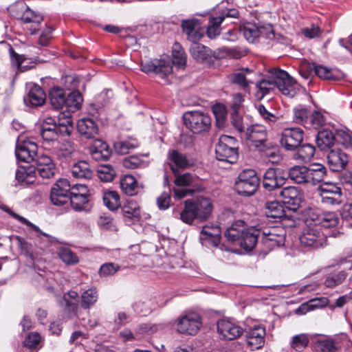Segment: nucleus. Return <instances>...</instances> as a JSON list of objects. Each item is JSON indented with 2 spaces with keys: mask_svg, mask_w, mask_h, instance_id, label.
I'll return each instance as SVG.
<instances>
[{
  "mask_svg": "<svg viewBox=\"0 0 352 352\" xmlns=\"http://www.w3.org/2000/svg\"><path fill=\"white\" fill-rule=\"evenodd\" d=\"M308 69L310 72H314L316 76L321 79L334 80L337 78L333 71L327 67L315 63H309Z\"/></svg>",
  "mask_w": 352,
  "mask_h": 352,
  "instance_id": "nucleus-44",
  "label": "nucleus"
},
{
  "mask_svg": "<svg viewBox=\"0 0 352 352\" xmlns=\"http://www.w3.org/2000/svg\"><path fill=\"white\" fill-rule=\"evenodd\" d=\"M346 276L347 274L345 272L341 271L335 275L327 276L324 284L327 287H336L342 283Z\"/></svg>",
  "mask_w": 352,
  "mask_h": 352,
  "instance_id": "nucleus-61",
  "label": "nucleus"
},
{
  "mask_svg": "<svg viewBox=\"0 0 352 352\" xmlns=\"http://www.w3.org/2000/svg\"><path fill=\"white\" fill-rule=\"evenodd\" d=\"M321 202L328 206H338L343 202L342 189L337 184L324 182L318 188Z\"/></svg>",
  "mask_w": 352,
  "mask_h": 352,
  "instance_id": "nucleus-11",
  "label": "nucleus"
},
{
  "mask_svg": "<svg viewBox=\"0 0 352 352\" xmlns=\"http://www.w3.org/2000/svg\"><path fill=\"white\" fill-rule=\"evenodd\" d=\"M265 214L274 221H281L289 218L286 214L283 206L277 201H267L265 204Z\"/></svg>",
  "mask_w": 352,
  "mask_h": 352,
  "instance_id": "nucleus-27",
  "label": "nucleus"
},
{
  "mask_svg": "<svg viewBox=\"0 0 352 352\" xmlns=\"http://www.w3.org/2000/svg\"><path fill=\"white\" fill-rule=\"evenodd\" d=\"M71 172L72 175L78 179H91L93 175L90 165L85 161H79L74 164Z\"/></svg>",
  "mask_w": 352,
  "mask_h": 352,
  "instance_id": "nucleus-39",
  "label": "nucleus"
},
{
  "mask_svg": "<svg viewBox=\"0 0 352 352\" xmlns=\"http://www.w3.org/2000/svg\"><path fill=\"white\" fill-rule=\"evenodd\" d=\"M191 56L197 62H203L210 56V50L205 45L192 41L189 49Z\"/></svg>",
  "mask_w": 352,
  "mask_h": 352,
  "instance_id": "nucleus-40",
  "label": "nucleus"
},
{
  "mask_svg": "<svg viewBox=\"0 0 352 352\" xmlns=\"http://www.w3.org/2000/svg\"><path fill=\"white\" fill-rule=\"evenodd\" d=\"M318 347L321 352H336L338 347L332 339H322L318 342Z\"/></svg>",
  "mask_w": 352,
  "mask_h": 352,
  "instance_id": "nucleus-62",
  "label": "nucleus"
},
{
  "mask_svg": "<svg viewBox=\"0 0 352 352\" xmlns=\"http://www.w3.org/2000/svg\"><path fill=\"white\" fill-rule=\"evenodd\" d=\"M230 122L232 126L240 133L241 138H242L245 132V124L239 112H230Z\"/></svg>",
  "mask_w": 352,
  "mask_h": 352,
  "instance_id": "nucleus-57",
  "label": "nucleus"
},
{
  "mask_svg": "<svg viewBox=\"0 0 352 352\" xmlns=\"http://www.w3.org/2000/svg\"><path fill=\"white\" fill-rule=\"evenodd\" d=\"M141 70L147 74L153 72L164 78L172 73L173 67L169 60L153 59L149 61L142 62Z\"/></svg>",
  "mask_w": 352,
  "mask_h": 352,
  "instance_id": "nucleus-17",
  "label": "nucleus"
},
{
  "mask_svg": "<svg viewBox=\"0 0 352 352\" xmlns=\"http://www.w3.org/2000/svg\"><path fill=\"white\" fill-rule=\"evenodd\" d=\"M122 192L128 196H134L141 190L136 179L131 175L123 176L120 181Z\"/></svg>",
  "mask_w": 352,
  "mask_h": 352,
  "instance_id": "nucleus-33",
  "label": "nucleus"
},
{
  "mask_svg": "<svg viewBox=\"0 0 352 352\" xmlns=\"http://www.w3.org/2000/svg\"><path fill=\"white\" fill-rule=\"evenodd\" d=\"M184 208L182 210H173V215L175 218L180 219L183 223L192 225L194 220L197 219V215L195 212V208L192 204V200L186 199L184 201Z\"/></svg>",
  "mask_w": 352,
  "mask_h": 352,
  "instance_id": "nucleus-30",
  "label": "nucleus"
},
{
  "mask_svg": "<svg viewBox=\"0 0 352 352\" xmlns=\"http://www.w3.org/2000/svg\"><path fill=\"white\" fill-rule=\"evenodd\" d=\"M37 145L30 141L25 140L21 144H17L16 146L15 155L18 160L30 163L35 162L39 155H38Z\"/></svg>",
  "mask_w": 352,
  "mask_h": 352,
  "instance_id": "nucleus-20",
  "label": "nucleus"
},
{
  "mask_svg": "<svg viewBox=\"0 0 352 352\" xmlns=\"http://www.w3.org/2000/svg\"><path fill=\"white\" fill-rule=\"evenodd\" d=\"M15 179L18 184L28 185L33 184L35 174L32 167H20L16 171Z\"/></svg>",
  "mask_w": 352,
  "mask_h": 352,
  "instance_id": "nucleus-41",
  "label": "nucleus"
},
{
  "mask_svg": "<svg viewBox=\"0 0 352 352\" xmlns=\"http://www.w3.org/2000/svg\"><path fill=\"white\" fill-rule=\"evenodd\" d=\"M56 155L58 157H67L72 155L75 151L73 144L69 141L64 140L61 142H56Z\"/></svg>",
  "mask_w": 352,
  "mask_h": 352,
  "instance_id": "nucleus-54",
  "label": "nucleus"
},
{
  "mask_svg": "<svg viewBox=\"0 0 352 352\" xmlns=\"http://www.w3.org/2000/svg\"><path fill=\"white\" fill-rule=\"evenodd\" d=\"M98 299V292L96 288L91 287L84 291L80 295V307L89 309Z\"/></svg>",
  "mask_w": 352,
  "mask_h": 352,
  "instance_id": "nucleus-43",
  "label": "nucleus"
},
{
  "mask_svg": "<svg viewBox=\"0 0 352 352\" xmlns=\"http://www.w3.org/2000/svg\"><path fill=\"white\" fill-rule=\"evenodd\" d=\"M256 87L264 94L269 92L274 86L284 95L293 98L297 93L298 85L287 72L274 68L270 71V80H262L256 83Z\"/></svg>",
  "mask_w": 352,
  "mask_h": 352,
  "instance_id": "nucleus-2",
  "label": "nucleus"
},
{
  "mask_svg": "<svg viewBox=\"0 0 352 352\" xmlns=\"http://www.w3.org/2000/svg\"><path fill=\"white\" fill-rule=\"evenodd\" d=\"M122 164L124 167L130 169L146 167L147 164L140 156L131 155L123 159Z\"/></svg>",
  "mask_w": 352,
  "mask_h": 352,
  "instance_id": "nucleus-56",
  "label": "nucleus"
},
{
  "mask_svg": "<svg viewBox=\"0 0 352 352\" xmlns=\"http://www.w3.org/2000/svg\"><path fill=\"white\" fill-rule=\"evenodd\" d=\"M221 23V18H218L217 16H212L210 18L208 28L206 30L207 36L210 38H214L220 34V25Z\"/></svg>",
  "mask_w": 352,
  "mask_h": 352,
  "instance_id": "nucleus-49",
  "label": "nucleus"
},
{
  "mask_svg": "<svg viewBox=\"0 0 352 352\" xmlns=\"http://www.w3.org/2000/svg\"><path fill=\"white\" fill-rule=\"evenodd\" d=\"M8 9L14 17L21 19L24 12L28 9V6L24 1H20L10 6Z\"/></svg>",
  "mask_w": 352,
  "mask_h": 352,
  "instance_id": "nucleus-64",
  "label": "nucleus"
},
{
  "mask_svg": "<svg viewBox=\"0 0 352 352\" xmlns=\"http://www.w3.org/2000/svg\"><path fill=\"white\" fill-rule=\"evenodd\" d=\"M339 222L337 214L333 212H325L318 215L316 220V225L322 228H328L336 227Z\"/></svg>",
  "mask_w": 352,
  "mask_h": 352,
  "instance_id": "nucleus-45",
  "label": "nucleus"
},
{
  "mask_svg": "<svg viewBox=\"0 0 352 352\" xmlns=\"http://www.w3.org/2000/svg\"><path fill=\"white\" fill-rule=\"evenodd\" d=\"M327 234L324 233L319 226L307 227L299 236L302 246L317 249L327 245Z\"/></svg>",
  "mask_w": 352,
  "mask_h": 352,
  "instance_id": "nucleus-9",
  "label": "nucleus"
},
{
  "mask_svg": "<svg viewBox=\"0 0 352 352\" xmlns=\"http://www.w3.org/2000/svg\"><path fill=\"white\" fill-rule=\"evenodd\" d=\"M201 326V317L196 312L185 313L176 320L177 331L182 334L195 336Z\"/></svg>",
  "mask_w": 352,
  "mask_h": 352,
  "instance_id": "nucleus-10",
  "label": "nucleus"
},
{
  "mask_svg": "<svg viewBox=\"0 0 352 352\" xmlns=\"http://www.w3.org/2000/svg\"><path fill=\"white\" fill-rule=\"evenodd\" d=\"M186 126L193 133L208 131L211 126V118L208 113L200 111L186 112L183 116Z\"/></svg>",
  "mask_w": 352,
  "mask_h": 352,
  "instance_id": "nucleus-7",
  "label": "nucleus"
},
{
  "mask_svg": "<svg viewBox=\"0 0 352 352\" xmlns=\"http://www.w3.org/2000/svg\"><path fill=\"white\" fill-rule=\"evenodd\" d=\"M132 307L135 312L144 316L149 314L153 309V303L150 300H138L132 305Z\"/></svg>",
  "mask_w": 352,
  "mask_h": 352,
  "instance_id": "nucleus-51",
  "label": "nucleus"
},
{
  "mask_svg": "<svg viewBox=\"0 0 352 352\" xmlns=\"http://www.w3.org/2000/svg\"><path fill=\"white\" fill-rule=\"evenodd\" d=\"M66 107L78 109L82 101V98L78 91H74L66 94Z\"/></svg>",
  "mask_w": 352,
  "mask_h": 352,
  "instance_id": "nucleus-58",
  "label": "nucleus"
},
{
  "mask_svg": "<svg viewBox=\"0 0 352 352\" xmlns=\"http://www.w3.org/2000/svg\"><path fill=\"white\" fill-rule=\"evenodd\" d=\"M293 113L294 122L309 129L318 130L326 122V118L321 112L312 111L310 108L303 104H298L294 107Z\"/></svg>",
  "mask_w": 352,
  "mask_h": 352,
  "instance_id": "nucleus-4",
  "label": "nucleus"
},
{
  "mask_svg": "<svg viewBox=\"0 0 352 352\" xmlns=\"http://www.w3.org/2000/svg\"><path fill=\"white\" fill-rule=\"evenodd\" d=\"M10 56L12 65L20 72H24L34 67L37 64V59L28 58L14 52L13 48H10Z\"/></svg>",
  "mask_w": 352,
  "mask_h": 352,
  "instance_id": "nucleus-28",
  "label": "nucleus"
},
{
  "mask_svg": "<svg viewBox=\"0 0 352 352\" xmlns=\"http://www.w3.org/2000/svg\"><path fill=\"white\" fill-rule=\"evenodd\" d=\"M46 100V95L43 89L36 84H30L28 93L24 97V102L28 106H42Z\"/></svg>",
  "mask_w": 352,
  "mask_h": 352,
  "instance_id": "nucleus-25",
  "label": "nucleus"
},
{
  "mask_svg": "<svg viewBox=\"0 0 352 352\" xmlns=\"http://www.w3.org/2000/svg\"><path fill=\"white\" fill-rule=\"evenodd\" d=\"M286 181V177L280 168H270L263 177V187L268 191L279 190Z\"/></svg>",
  "mask_w": 352,
  "mask_h": 352,
  "instance_id": "nucleus-16",
  "label": "nucleus"
},
{
  "mask_svg": "<svg viewBox=\"0 0 352 352\" xmlns=\"http://www.w3.org/2000/svg\"><path fill=\"white\" fill-rule=\"evenodd\" d=\"M216 158L219 161L235 163L239 157L236 140L229 135H221L215 146Z\"/></svg>",
  "mask_w": 352,
  "mask_h": 352,
  "instance_id": "nucleus-6",
  "label": "nucleus"
},
{
  "mask_svg": "<svg viewBox=\"0 0 352 352\" xmlns=\"http://www.w3.org/2000/svg\"><path fill=\"white\" fill-rule=\"evenodd\" d=\"M241 31L249 42L254 43L256 38H259L258 26L255 25L248 23L243 25Z\"/></svg>",
  "mask_w": 352,
  "mask_h": 352,
  "instance_id": "nucleus-55",
  "label": "nucleus"
},
{
  "mask_svg": "<svg viewBox=\"0 0 352 352\" xmlns=\"http://www.w3.org/2000/svg\"><path fill=\"white\" fill-rule=\"evenodd\" d=\"M192 204L195 208L197 219L206 221L209 218L212 210V201L209 198L199 197L195 201H192Z\"/></svg>",
  "mask_w": 352,
  "mask_h": 352,
  "instance_id": "nucleus-29",
  "label": "nucleus"
},
{
  "mask_svg": "<svg viewBox=\"0 0 352 352\" xmlns=\"http://www.w3.org/2000/svg\"><path fill=\"white\" fill-rule=\"evenodd\" d=\"M36 167L33 168L34 174H38L44 179H50L54 177L56 167L51 157L42 154L36 160Z\"/></svg>",
  "mask_w": 352,
  "mask_h": 352,
  "instance_id": "nucleus-22",
  "label": "nucleus"
},
{
  "mask_svg": "<svg viewBox=\"0 0 352 352\" xmlns=\"http://www.w3.org/2000/svg\"><path fill=\"white\" fill-rule=\"evenodd\" d=\"M265 335V327L262 325H254L249 330L245 331L246 342L252 349H258L264 344V337Z\"/></svg>",
  "mask_w": 352,
  "mask_h": 352,
  "instance_id": "nucleus-24",
  "label": "nucleus"
},
{
  "mask_svg": "<svg viewBox=\"0 0 352 352\" xmlns=\"http://www.w3.org/2000/svg\"><path fill=\"white\" fill-rule=\"evenodd\" d=\"M122 212L124 221L128 224L138 221L141 218L140 205L133 199L126 200L122 207Z\"/></svg>",
  "mask_w": 352,
  "mask_h": 352,
  "instance_id": "nucleus-31",
  "label": "nucleus"
},
{
  "mask_svg": "<svg viewBox=\"0 0 352 352\" xmlns=\"http://www.w3.org/2000/svg\"><path fill=\"white\" fill-rule=\"evenodd\" d=\"M4 210L7 213H8L10 216H12L13 218H14L15 219H16L17 221L21 222V223L25 224V225L32 228V229L33 230L39 233L40 235L44 236L49 239L52 237L50 234L43 232L37 226L33 224L32 223H31L30 221H28L25 217L20 216L19 214L14 212L13 211L11 210V209H10L8 208H6L4 209Z\"/></svg>",
  "mask_w": 352,
  "mask_h": 352,
  "instance_id": "nucleus-50",
  "label": "nucleus"
},
{
  "mask_svg": "<svg viewBox=\"0 0 352 352\" xmlns=\"http://www.w3.org/2000/svg\"><path fill=\"white\" fill-rule=\"evenodd\" d=\"M199 239L201 241H210L214 246H217L221 240L219 228L218 226H204L200 232Z\"/></svg>",
  "mask_w": 352,
  "mask_h": 352,
  "instance_id": "nucleus-38",
  "label": "nucleus"
},
{
  "mask_svg": "<svg viewBox=\"0 0 352 352\" xmlns=\"http://www.w3.org/2000/svg\"><path fill=\"white\" fill-rule=\"evenodd\" d=\"M49 99L52 107L55 109L66 106V92L60 87H54L49 92Z\"/></svg>",
  "mask_w": 352,
  "mask_h": 352,
  "instance_id": "nucleus-36",
  "label": "nucleus"
},
{
  "mask_svg": "<svg viewBox=\"0 0 352 352\" xmlns=\"http://www.w3.org/2000/svg\"><path fill=\"white\" fill-rule=\"evenodd\" d=\"M309 342V338L306 334H298L292 337L290 346L296 351H302L307 347Z\"/></svg>",
  "mask_w": 352,
  "mask_h": 352,
  "instance_id": "nucleus-52",
  "label": "nucleus"
},
{
  "mask_svg": "<svg viewBox=\"0 0 352 352\" xmlns=\"http://www.w3.org/2000/svg\"><path fill=\"white\" fill-rule=\"evenodd\" d=\"M104 204L110 210H116L120 206V195L116 191H107L103 195Z\"/></svg>",
  "mask_w": 352,
  "mask_h": 352,
  "instance_id": "nucleus-46",
  "label": "nucleus"
},
{
  "mask_svg": "<svg viewBox=\"0 0 352 352\" xmlns=\"http://www.w3.org/2000/svg\"><path fill=\"white\" fill-rule=\"evenodd\" d=\"M303 140V131L300 128L285 129L281 135L280 144L287 151L297 148Z\"/></svg>",
  "mask_w": 352,
  "mask_h": 352,
  "instance_id": "nucleus-19",
  "label": "nucleus"
},
{
  "mask_svg": "<svg viewBox=\"0 0 352 352\" xmlns=\"http://www.w3.org/2000/svg\"><path fill=\"white\" fill-rule=\"evenodd\" d=\"M97 174L101 181L110 182L114 179L116 173L112 166L103 164L98 166Z\"/></svg>",
  "mask_w": 352,
  "mask_h": 352,
  "instance_id": "nucleus-48",
  "label": "nucleus"
},
{
  "mask_svg": "<svg viewBox=\"0 0 352 352\" xmlns=\"http://www.w3.org/2000/svg\"><path fill=\"white\" fill-rule=\"evenodd\" d=\"M327 169L321 164L294 166L288 171V177L298 184L316 185L323 181Z\"/></svg>",
  "mask_w": 352,
  "mask_h": 352,
  "instance_id": "nucleus-3",
  "label": "nucleus"
},
{
  "mask_svg": "<svg viewBox=\"0 0 352 352\" xmlns=\"http://www.w3.org/2000/svg\"><path fill=\"white\" fill-rule=\"evenodd\" d=\"M261 230L248 227L243 220L234 221L224 232V236L232 243L239 242L246 251H251L256 245Z\"/></svg>",
  "mask_w": 352,
  "mask_h": 352,
  "instance_id": "nucleus-1",
  "label": "nucleus"
},
{
  "mask_svg": "<svg viewBox=\"0 0 352 352\" xmlns=\"http://www.w3.org/2000/svg\"><path fill=\"white\" fill-rule=\"evenodd\" d=\"M241 138L246 140L250 148L259 152H265L272 147V143L267 138L265 126L261 124L248 126Z\"/></svg>",
  "mask_w": 352,
  "mask_h": 352,
  "instance_id": "nucleus-5",
  "label": "nucleus"
},
{
  "mask_svg": "<svg viewBox=\"0 0 352 352\" xmlns=\"http://www.w3.org/2000/svg\"><path fill=\"white\" fill-rule=\"evenodd\" d=\"M329 303V299L326 297L315 298L308 300L300 305L296 310L297 314H305L308 311L315 309L322 308L326 307Z\"/></svg>",
  "mask_w": 352,
  "mask_h": 352,
  "instance_id": "nucleus-34",
  "label": "nucleus"
},
{
  "mask_svg": "<svg viewBox=\"0 0 352 352\" xmlns=\"http://www.w3.org/2000/svg\"><path fill=\"white\" fill-rule=\"evenodd\" d=\"M217 331L224 339L232 340L240 337L244 331L236 323L228 319H221L217 322Z\"/></svg>",
  "mask_w": 352,
  "mask_h": 352,
  "instance_id": "nucleus-21",
  "label": "nucleus"
},
{
  "mask_svg": "<svg viewBox=\"0 0 352 352\" xmlns=\"http://www.w3.org/2000/svg\"><path fill=\"white\" fill-rule=\"evenodd\" d=\"M173 63L178 66H184L186 63V55L182 45L175 42L172 50Z\"/></svg>",
  "mask_w": 352,
  "mask_h": 352,
  "instance_id": "nucleus-47",
  "label": "nucleus"
},
{
  "mask_svg": "<svg viewBox=\"0 0 352 352\" xmlns=\"http://www.w3.org/2000/svg\"><path fill=\"white\" fill-rule=\"evenodd\" d=\"M181 27L187 39L191 42L199 41L204 35V30L200 28V23L197 19L183 20Z\"/></svg>",
  "mask_w": 352,
  "mask_h": 352,
  "instance_id": "nucleus-23",
  "label": "nucleus"
},
{
  "mask_svg": "<svg viewBox=\"0 0 352 352\" xmlns=\"http://www.w3.org/2000/svg\"><path fill=\"white\" fill-rule=\"evenodd\" d=\"M251 73V70L248 68H241L229 76L230 81L235 85H237L243 89L248 87L250 83L252 82L247 78V75Z\"/></svg>",
  "mask_w": 352,
  "mask_h": 352,
  "instance_id": "nucleus-37",
  "label": "nucleus"
},
{
  "mask_svg": "<svg viewBox=\"0 0 352 352\" xmlns=\"http://www.w3.org/2000/svg\"><path fill=\"white\" fill-rule=\"evenodd\" d=\"M259 184V179L252 169L242 171L235 183V188L239 195L251 196L255 193Z\"/></svg>",
  "mask_w": 352,
  "mask_h": 352,
  "instance_id": "nucleus-8",
  "label": "nucleus"
},
{
  "mask_svg": "<svg viewBox=\"0 0 352 352\" xmlns=\"http://www.w3.org/2000/svg\"><path fill=\"white\" fill-rule=\"evenodd\" d=\"M167 156L171 163L170 168L175 175L178 173L177 169H188L195 165V160L192 157L177 150L168 151Z\"/></svg>",
  "mask_w": 352,
  "mask_h": 352,
  "instance_id": "nucleus-14",
  "label": "nucleus"
},
{
  "mask_svg": "<svg viewBox=\"0 0 352 352\" xmlns=\"http://www.w3.org/2000/svg\"><path fill=\"white\" fill-rule=\"evenodd\" d=\"M77 129L87 139L95 138L98 133V124L94 118H84L78 120Z\"/></svg>",
  "mask_w": 352,
  "mask_h": 352,
  "instance_id": "nucleus-32",
  "label": "nucleus"
},
{
  "mask_svg": "<svg viewBox=\"0 0 352 352\" xmlns=\"http://www.w3.org/2000/svg\"><path fill=\"white\" fill-rule=\"evenodd\" d=\"M259 114L270 125L273 126L280 123L281 118L268 111L264 105L260 104L258 107Z\"/></svg>",
  "mask_w": 352,
  "mask_h": 352,
  "instance_id": "nucleus-59",
  "label": "nucleus"
},
{
  "mask_svg": "<svg viewBox=\"0 0 352 352\" xmlns=\"http://www.w3.org/2000/svg\"><path fill=\"white\" fill-rule=\"evenodd\" d=\"M56 124L60 134L67 135L71 134L73 125L72 119L69 111L59 113Z\"/></svg>",
  "mask_w": 352,
  "mask_h": 352,
  "instance_id": "nucleus-42",
  "label": "nucleus"
},
{
  "mask_svg": "<svg viewBox=\"0 0 352 352\" xmlns=\"http://www.w3.org/2000/svg\"><path fill=\"white\" fill-rule=\"evenodd\" d=\"M279 196L282 197V201L289 210L296 211L300 206L302 195L299 188L296 186H287L280 190Z\"/></svg>",
  "mask_w": 352,
  "mask_h": 352,
  "instance_id": "nucleus-18",
  "label": "nucleus"
},
{
  "mask_svg": "<svg viewBox=\"0 0 352 352\" xmlns=\"http://www.w3.org/2000/svg\"><path fill=\"white\" fill-rule=\"evenodd\" d=\"M58 256L67 264H75L78 262V256L68 248L60 249L58 252Z\"/></svg>",
  "mask_w": 352,
  "mask_h": 352,
  "instance_id": "nucleus-63",
  "label": "nucleus"
},
{
  "mask_svg": "<svg viewBox=\"0 0 352 352\" xmlns=\"http://www.w3.org/2000/svg\"><path fill=\"white\" fill-rule=\"evenodd\" d=\"M327 162L333 171H339L345 168L349 157L340 148L332 149L327 155Z\"/></svg>",
  "mask_w": 352,
  "mask_h": 352,
  "instance_id": "nucleus-26",
  "label": "nucleus"
},
{
  "mask_svg": "<svg viewBox=\"0 0 352 352\" xmlns=\"http://www.w3.org/2000/svg\"><path fill=\"white\" fill-rule=\"evenodd\" d=\"M69 197L71 206L75 211H89V195L87 194V187L85 185H74L72 187V191L69 193Z\"/></svg>",
  "mask_w": 352,
  "mask_h": 352,
  "instance_id": "nucleus-12",
  "label": "nucleus"
},
{
  "mask_svg": "<svg viewBox=\"0 0 352 352\" xmlns=\"http://www.w3.org/2000/svg\"><path fill=\"white\" fill-rule=\"evenodd\" d=\"M336 137L329 130H322L318 132L316 142L321 151L329 149L335 143Z\"/></svg>",
  "mask_w": 352,
  "mask_h": 352,
  "instance_id": "nucleus-35",
  "label": "nucleus"
},
{
  "mask_svg": "<svg viewBox=\"0 0 352 352\" xmlns=\"http://www.w3.org/2000/svg\"><path fill=\"white\" fill-rule=\"evenodd\" d=\"M261 234H262L261 243L270 250L285 244V230L283 228H271L263 232H261Z\"/></svg>",
  "mask_w": 352,
  "mask_h": 352,
  "instance_id": "nucleus-15",
  "label": "nucleus"
},
{
  "mask_svg": "<svg viewBox=\"0 0 352 352\" xmlns=\"http://www.w3.org/2000/svg\"><path fill=\"white\" fill-rule=\"evenodd\" d=\"M21 19L25 23L39 24L43 21V18L40 14L36 13L28 6V9L24 12Z\"/></svg>",
  "mask_w": 352,
  "mask_h": 352,
  "instance_id": "nucleus-60",
  "label": "nucleus"
},
{
  "mask_svg": "<svg viewBox=\"0 0 352 352\" xmlns=\"http://www.w3.org/2000/svg\"><path fill=\"white\" fill-rule=\"evenodd\" d=\"M72 187L67 179H58L53 186L50 200L54 206H63L69 201Z\"/></svg>",
  "mask_w": 352,
  "mask_h": 352,
  "instance_id": "nucleus-13",
  "label": "nucleus"
},
{
  "mask_svg": "<svg viewBox=\"0 0 352 352\" xmlns=\"http://www.w3.org/2000/svg\"><path fill=\"white\" fill-rule=\"evenodd\" d=\"M315 147L311 144H304L298 148L297 151L298 158L303 162L310 160L315 154Z\"/></svg>",
  "mask_w": 352,
  "mask_h": 352,
  "instance_id": "nucleus-53",
  "label": "nucleus"
}]
</instances>
